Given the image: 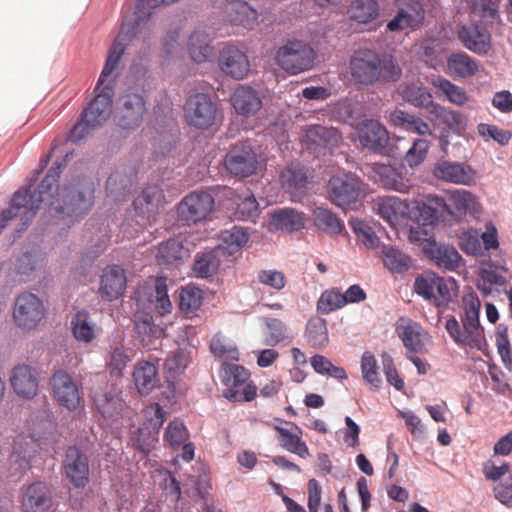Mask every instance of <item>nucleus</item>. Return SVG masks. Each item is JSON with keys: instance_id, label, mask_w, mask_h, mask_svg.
<instances>
[{"instance_id": "20", "label": "nucleus", "mask_w": 512, "mask_h": 512, "mask_svg": "<svg viewBox=\"0 0 512 512\" xmlns=\"http://www.w3.org/2000/svg\"><path fill=\"white\" fill-rule=\"evenodd\" d=\"M127 277L125 270L118 265H110L103 269L100 276V296L113 301L121 297L126 289Z\"/></svg>"}, {"instance_id": "34", "label": "nucleus", "mask_w": 512, "mask_h": 512, "mask_svg": "<svg viewBox=\"0 0 512 512\" xmlns=\"http://www.w3.org/2000/svg\"><path fill=\"white\" fill-rule=\"evenodd\" d=\"M288 425H291L295 432H292L286 428L281 426H274V429L279 433V442L280 446L301 458H307L310 456L309 448L307 444L302 440V429L298 427L296 424L291 422H286Z\"/></svg>"}, {"instance_id": "63", "label": "nucleus", "mask_w": 512, "mask_h": 512, "mask_svg": "<svg viewBox=\"0 0 512 512\" xmlns=\"http://www.w3.org/2000/svg\"><path fill=\"white\" fill-rule=\"evenodd\" d=\"M260 213L259 205L253 195H247L237 204L235 211L236 216L240 220L255 222Z\"/></svg>"}, {"instance_id": "23", "label": "nucleus", "mask_w": 512, "mask_h": 512, "mask_svg": "<svg viewBox=\"0 0 512 512\" xmlns=\"http://www.w3.org/2000/svg\"><path fill=\"white\" fill-rule=\"evenodd\" d=\"M373 210L395 228L400 222L409 215V204L395 196L379 197L374 201Z\"/></svg>"}, {"instance_id": "49", "label": "nucleus", "mask_w": 512, "mask_h": 512, "mask_svg": "<svg viewBox=\"0 0 512 512\" xmlns=\"http://www.w3.org/2000/svg\"><path fill=\"white\" fill-rule=\"evenodd\" d=\"M203 299V291L200 288L188 285L180 292L179 308L185 314H192L201 307Z\"/></svg>"}, {"instance_id": "43", "label": "nucleus", "mask_w": 512, "mask_h": 512, "mask_svg": "<svg viewBox=\"0 0 512 512\" xmlns=\"http://www.w3.org/2000/svg\"><path fill=\"white\" fill-rule=\"evenodd\" d=\"M280 179L283 188L293 196L303 193L308 182L304 170L293 164L282 171Z\"/></svg>"}, {"instance_id": "62", "label": "nucleus", "mask_w": 512, "mask_h": 512, "mask_svg": "<svg viewBox=\"0 0 512 512\" xmlns=\"http://www.w3.org/2000/svg\"><path fill=\"white\" fill-rule=\"evenodd\" d=\"M458 245L460 249L470 255H478L481 253L482 245L480 241V233L477 230L469 229L463 231L459 235Z\"/></svg>"}, {"instance_id": "21", "label": "nucleus", "mask_w": 512, "mask_h": 512, "mask_svg": "<svg viewBox=\"0 0 512 512\" xmlns=\"http://www.w3.org/2000/svg\"><path fill=\"white\" fill-rule=\"evenodd\" d=\"M372 177L384 189L399 193H408L412 186L410 180L404 177L403 168L391 165L375 163L372 167Z\"/></svg>"}, {"instance_id": "1", "label": "nucleus", "mask_w": 512, "mask_h": 512, "mask_svg": "<svg viewBox=\"0 0 512 512\" xmlns=\"http://www.w3.org/2000/svg\"><path fill=\"white\" fill-rule=\"evenodd\" d=\"M61 164L52 166L43 178L34 193L29 194V189H20L15 192L11 207L3 215V221L21 215L30 220L40 208L41 203L49 205V213L56 216L81 217L87 213L93 205L94 185L91 181L83 180L75 186H64L61 191L56 185L60 176Z\"/></svg>"}, {"instance_id": "6", "label": "nucleus", "mask_w": 512, "mask_h": 512, "mask_svg": "<svg viewBox=\"0 0 512 512\" xmlns=\"http://www.w3.org/2000/svg\"><path fill=\"white\" fill-rule=\"evenodd\" d=\"M222 383L226 386L223 391L225 398L232 402L252 401L257 393V387L246 384L250 377L249 371L243 366L223 363L220 370Z\"/></svg>"}, {"instance_id": "8", "label": "nucleus", "mask_w": 512, "mask_h": 512, "mask_svg": "<svg viewBox=\"0 0 512 512\" xmlns=\"http://www.w3.org/2000/svg\"><path fill=\"white\" fill-rule=\"evenodd\" d=\"M218 66L226 75L242 80L250 72V61L246 47L242 43L227 42L219 50Z\"/></svg>"}, {"instance_id": "12", "label": "nucleus", "mask_w": 512, "mask_h": 512, "mask_svg": "<svg viewBox=\"0 0 512 512\" xmlns=\"http://www.w3.org/2000/svg\"><path fill=\"white\" fill-rule=\"evenodd\" d=\"M187 122L196 128L207 129L216 119V104L204 93H197L188 98L184 106Z\"/></svg>"}, {"instance_id": "60", "label": "nucleus", "mask_w": 512, "mask_h": 512, "mask_svg": "<svg viewBox=\"0 0 512 512\" xmlns=\"http://www.w3.org/2000/svg\"><path fill=\"white\" fill-rule=\"evenodd\" d=\"M154 307L156 311L164 316L171 312L172 303L167 294L166 279L159 277L155 280Z\"/></svg>"}, {"instance_id": "16", "label": "nucleus", "mask_w": 512, "mask_h": 512, "mask_svg": "<svg viewBox=\"0 0 512 512\" xmlns=\"http://www.w3.org/2000/svg\"><path fill=\"white\" fill-rule=\"evenodd\" d=\"M433 175L457 185L472 186L476 182V171L465 162L441 160L435 164Z\"/></svg>"}, {"instance_id": "29", "label": "nucleus", "mask_w": 512, "mask_h": 512, "mask_svg": "<svg viewBox=\"0 0 512 512\" xmlns=\"http://www.w3.org/2000/svg\"><path fill=\"white\" fill-rule=\"evenodd\" d=\"M137 171L132 166H126L114 171L107 179L106 191L115 201H120L129 193L135 184Z\"/></svg>"}, {"instance_id": "51", "label": "nucleus", "mask_w": 512, "mask_h": 512, "mask_svg": "<svg viewBox=\"0 0 512 512\" xmlns=\"http://www.w3.org/2000/svg\"><path fill=\"white\" fill-rule=\"evenodd\" d=\"M185 253L184 247L178 240L169 239L159 245L156 258L159 264H171L174 261L181 260Z\"/></svg>"}, {"instance_id": "18", "label": "nucleus", "mask_w": 512, "mask_h": 512, "mask_svg": "<svg viewBox=\"0 0 512 512\" xmlns=\"http://www.w3.org/2000/svg\"><path fill=\"white\" fill-rule=\"evenodd\" d=\"M10 383L14 392L21 398L32 399L38 394V374L36 370L29 365H16L11 370Z\"/></svg>"}, {"instance_id": "14", "label": "nucleus", "mask_w": 512, "mask_h": 512, "mask_svg": "<svg viewBox=\"0 0 512 512\" xmlns=\"http://www.w3.org/2000/svg\"><path fill=\"white\" fill-rule=\"evenodd\" d=\"M146 111V103L141 95L127 94L119 100L115 121L122 129L134 130L142 123Z\"/></svg>"}, {"instance_id": "54", "label": "nucleus", "mask_w": 512, "mask_h": 512, "mask_svg": "<svg viewBox=\"0 0 512 512\" xmlns=\"http://www.w3.org/2000/svg\"><path fill=\"white\" fill-rule=\"evenodd\" d=\"M343 293L337 289L332 288L325 290L317 303L318 310L323 314H328L332 311L341 309L345 306Z\"/></svg>"}, {"instance_id": "26", "label": "nucleus", "mask_w": 512, "mask_h": 512, "mask_svg": "<svg viewBox=\"0 0 512 512\" xmlns=\"http://www.w3.org/2000/svg\"><path fill=\"white\" fill-rule=\"evenodd\" d=\"M307 145L315 151L331 150L341 142V134L334 127L311 125L305 131Z\"/></svg>"}, {"instance_id": "47", "label": "nucleus", "mask_w": 512, "mask_h": 512, "mask_svg": "<svg viewBox=\"0 0 512 512\" xmlns=\"http://www.w3.org/2000/svg\"><path fill=\"white\" fill-rule=\"evenodd\" d=\"M382 260L384 265L393 273H402L411 266V258L392 246H384L382 249Z\"/></svg>"}, {"instance_id": "11", "label": "nucleus", "mask_w": 512, "mask_h": 512, "mask_svg": "<svg viewBox=\"0 0 512 512\" xmlns=\"http://www.w3.org/2000/svg\"><path fill=\"white\" fill-rule=\"evenodd\" d=\"M214 198L206 191H193L178 204L179 219L186 223L200 222L212 212Z\"/></svg>"}, {"instance_id": "36", "label": "nucleus", "mask_w": 512, "mask_h": 512, "mask_svg": "<svg viewBox=\"0 0 512 512\" xmlns=\"http://www.w3.org/2000/svg\"><path fill=\"white\" fill-rule=\"evenodd\" d=\"M390 123L394 127L416 133L418 135H431L432 131L427 122L421 117L403 110H394L390 114Z\"/></svg>"}, {"instance_id": "61", "label": "nucleus", "mask_w": 512, "mask_h": 512, "mask_svg": "<svg viewBox=\"0 0 512 512\" xmlns=\"http://www.w3.org/2000/svg\"><path fill=\"white\" fill-rule=\"evenodd\" d=\"M189 437L188 430L183 421L175 419L171 421L165 432V440L172 447H179L184 444Z\"/></svg>"}, {"instance_id": "59", "label": "nucleus", "mask_w": 512, "mask_h": 512, "mask_svg": "<svg viewBox=\"0 0 512 512\" xmlns=\"http://www.w3.org/2000/svg\"><path fill=\"white\" fill-rule=\"evenodd\" d=\"M220 261L214 252H206L194 263V272L198 277L207 278L218 270Z\"/></svg>"}, {"instance_id": "53", "label": "nucleus", "mask_w": 512, "mask_h": 512, "mask_svg": "<svg viewBox=\"0 0 512 512\" xmlns=\"http://www.w3.org/2000/svg\"><path fill=\"white\" fill-rule=\"evenodd\" d=\"M130 361L123 345L113 347L106 359V368L113 377H121L123 370Z\"/></svg>"}, {"instance_id": "33", "label": "nucleus", "mask_w": 512, "mask_h": 512, "mask_svg": "<svg viewBox=\"0 0 512 512\" xmlns=\"http://www.w3.org/2000/svg\"><path fill=\"white\" fill-rule=\"evenodd\" d=\"M428 113L431 116V120L445 125L454 134L461 135L466 130L468 124L467 117L459 111L434 103V105H431Z\"/></svg>"}, {"instance_id": "7", "label": "nucleus", "mask_w": 512, "mask_h": 512, "mask_svg": "<svg viewBox=\"0 0 512 512\" xmlns=\"http://www.w3.org/2000/svg\"><path fill=\"white\" fill-rule=\"evenodd\" d=\"M12 317L19 329L32 331L45 319L46 307L37 295L23 292L15 298Z\"/></svg>"}, {"instance_id": "64", "label": "nucleus", "mask_w": 512, "mask_h": 512, "mask_svg": "<svg viewBox=\"0 0 512 512\" xmlns=\"http://www.w3.org/2000/svg\"><path fill=\"white\" fill-rule=\"evenodd\" d=\"M493 494L501 504L512 508V473L493 487Z\"/></svg>"}, {"instance_id": "35", "label": "nucleus", "mask_w": 512, "mask_h": 512, "mask_svg": "<svg viewBox=\"0 0 512 512\" xmlns=\"http://www.w3.org/2000/svg\"><path fill=\"white\" fill-rule=\"evenodd\" d=\"M398 94L402 99L417 108L430 111L431 105H434L431 94L421 83L404 82L397 88Z\"/></svg>"}, {"instance_id": "32", "label": "nucleus", "mask_w": 512, "mask_h": 512, "mask_svg": "<svg viewBox=\"0 0 512 512\" xmlns=\"http://www.w3.org/2000/svg\"><path fill=\"white\" fill-rule=\"evenodd\" d=\"M420 215L427 224L432 225L437 221H450L455 217V211L451 208L443 197L437 195H427L425 202L420 209Z\"/></svg>"}, {"instance_id": "39", "label": "nucleus", "mask_w": 512, "mask_h": 512, "mask_svg": "<svg viewBox=\"0 0 512 512\" xmlns=\"http://www.w3.org/2000/svg\"><path fill=\"white\" fill-rule=\"evenodd\" d=\"M37 448V441L31 435L20 434L13 441L11 460L25 469L29 466Z\"/></svg>"}, {"instance_id": "45", "label": "nucleus", "mask_w": 512, "mask_h": 512, "mask_svg": "<svg viewBox=\"0 0 512 512\" xmlns=\"http://www.w3.org/2000/svg\"><path fill=\"white\" fill-rule=\"evenodd\" d=\"M312 215L314 225L327 234H340L344 230L343 222L329 209L316 207Z\"/></svg>"}, {"instance_id": "58", "label": "nucleus", "mask_w": 512, "mask_h": 512, "mask_svg": "<svg viewBox=\"0 0 512 512\" xmlns=\"http://www.w3.org/2000/svg\"><path fill=\"white\" fill-rule=\"evenodd\" d=\"M430 144L426 139H415L411 147L405 153V161L409 167L419 166L427 157Z\"/></svg>"}, {"instance_id": "9", "label": "nucleus", "mask_w": 512, "mask_h": 512, "mask_svg": "<svg viewBox=\"0 0 512 512\" xmlns=\"http://www.w3.org/2000/svg\"><path fill=\"white\" fill-rule=\"evenodd\" d=\"M52 395L59 406L69 412L76 411L82 403L79 385L65 370H56L50 378Z\"/></svg>"}, {"instance_id": "46", "label": "nucleus", "mask_w": 512, "mask_h": 512, "mask_svg": "<svg viewBox=\"0 0 512 512\" xmlns=\"http://www.w3.org/2000/svg\"><path fill=\"white\" fill-rule=\"evenodd\" d=\"M305 336L311 347L315 349L326 347L329 342L326 320L322 318H313L309 320L306 325Z\"/></svg>"}, {"instance_id": "27", "label": "nucleus", "mask_w": 512, "mask_h": 512, "mask_svg": "<svg viewBox=\"0 0 512 512\" xmlns=\"http://www.w3.org/2000/svg\"><path fill=\"white\" fill-rule=\"evenodd\" d=\"M231 104L236 113L244 117L254 116L262 108L259 93L247 85H240L234 90Z\"/></svg>"}, {"instance_id": "10", "label": "nucleus", "mask_w": 512, "mask_h": 512, "mask_svg": "<svg viewBox=\"0 0 512 512\" xmlns=\"http://www.w3.org/2000/svg\"><path fill=\"white\" fill-rule=\"evenodd\" d=\"M224 165L230 174L245 178L255 173L257 154L247 142H237L226 154Z\"/></svg>"}, {"instance_id": "5", "label": "nucleus", "mask_w": 512, "mask_h": 512, "mask_svg": "<svg viewBox=\"0 0 512 512\" xmlns=\"http://www.w3.org/2000/svg\"><path fill=\"white\" fill-rule=\"evenodd\" d=\"M455 281L444 278L434 272L426 271L414 281V291L436 307H447L452 301Z\"/></svg>"}, {"instance_id": "31", "label": "nucleus", "mask_w": 512, "mask_h": 512, "mask_svg": "<svg viewBox=\"0 0 512 512\" xmlns=\"http://www.w3.org/2000/svg\"><path fill=\"white\" fill-rule=\"evenodd\" d=\"M396 331L407 350V354L427 352L426 342L429 340V335L419 324L408 321L406 324L398 326Z\"/></svg>"}, {"instance_id": "48", "label": "nucleus", "mask_w": 512, "mask_h": 512, "mask_svg": "<svg viewBox=\"0 0 512 512\" xmlns=\"http://www.w3.org/2000/svg\"><path fill=\"white\" fill-rule=\"evenodd\" d=\"M432 84L449 102L455 105L462 106L469 99L463 88L455 85L447 79L437 78L433 80Z\"/></svg>"}, {"instance_id": "37", "label": "nucleus", "mask_w": 512, "mask_h": 512, "mask_svg": "<svg viewBox=\"0 0 512 512\" xmlns=\"http://www.w3.org/2000/svg\"><path fill=\"white\" fill-rule=\"evenodd\" d=\"M133 381L140 394L148 395L159 382L156 366L149 361L139 362L133 371Z\"/></svg>"}, {"instance_id": "40", "label": "nucleus", "mask_w": 512, "mask_h": 512, "mask_svg": "<svg viewBox=\"0 0 512 512\" xmlns=\"http://www.w3.org/2000/svg\"><path fill=\"white\" fill-rule=\"evenodd\" d=\"M210 43L211 39L205 31L195 30L187 42V50L191 59L196 63L207 61L213 53Z\"/></svg>"}, {"instance_id": "30", "label": "nucleus", "mask_w": 512, "mask_h": 512, "mask_svg": "<svg viewBox=\"0 0 512 512\" xmlns=\"http://www.w3.org/2000/svg\"><path fill=\"white\" fill-rule=\"evenodd\" d=\"M423 250L436 266L448 271L455 270L462 259L461 255L453 246L439 244L435 241L425 244Z\"/></svg>"}, {"instance_id": "17", "label": "nucleus", "mask_w": 512, "mask_h": 512, "mask_svg": "<svg viewBox=\"0 0 512 512\" xmlns=\"http://www.w3.org/2000/svg\"><path fill=\"white\" fill-rule=\"evenodd\" d=\"M64 472L70 483L76 488H83L89 482V462L79 448L72 446L66 451Z\"/></svg>"}, {"instance_id": "15", "label": "nucleus", "mask_w": 512, "mask_h": 512, "mask_svg": "<svg viewBox=\"0 0 512 512\" xmlns=\"http://www.w3.org/2000/svg\"><path fill=\"white\" fill-rule=\"evenodd\" d=\"M328 189L332 203L342 208H350L356 204L361 187L358 178L346 174L331 177Z\"/></svg>"}, {"instance_id": "56", "label": "nucleus", "mask_w": 512, "mask_h": 512, "mask_svg": "<svg viewBox=\"0 0 512 512\" xmlns=\"http://www.w3.org/2000/svg\"><path fill=\"white\" fill-rule=\"evenodd\" d=\"M210 350L214 356L226 360H238L239 352L235 344L221 335H215L210 342Z\"/></svg>"}, {"instance_id": "4", "label": "nucleus", "mask_w": 512, "mask_h": 512, "mask_svg": "<svg viewBox=\"0 0 512 512\" xmlns=\"http://www.w3.org/2000/svg\"><path fill=\"white\" fill-rule=\"evenodd\" d=\"M315 59L314 49L301 40L288 41L279 47L275 54L276 64L292 75L310 70Z\"/></svg>"}, {"instance_id": "13", "label": "nucleus", "mask_w": 512, "mask_h": 512, "mask_svg": "<svg viewBox=\"0 0 512 512\" xmlns=\"http://www.w3.org/2000/svg\"><path fill=\"white\" fill-rule=\"evenodd\" d=\"M357 137L363 149L377 154H387L389 132L378 120L365 119L356 126Z\"/></svg>"}, {"instance_id": "3", "label": "nucleus", "mask_w": 512, "mask_h": 512, "mask_svg": "<svg viewBox=\"0 0 512 512\" xmlns=\"http://www.w3.org/2000/svg\"><path fill=\"white\" fill-rule=\"evenodd\" d=\"M462 302L464 314L461 321L463 327L461 328L455 317H451L446 321L445 328L457 344L480 350L485 343L483 329L479 322L481 302L475 293L464 295Z\"/></svg>"}, {"instance_id": "22", "label": "nucleus", "mask_w": 512, "mask_h": 512, "mask_svg": "<svg viewBox=\"0 0 512 512\" xmlns=\"http://www.w3.org/2000/svg\"><path fill=\"white\" fill-rule=\"evenodd\" d=\"M53 506L51 491L43 482H34L24 491L21 499L23 512H50Z\"/></svg>"}, {"instance_id": "41", "label": "nucleus", "mask_w": 512, "mask_h": 512, "mask_svg": "<svg viewBox=\"0 0 512 512\" xmlns=\"http://www.w3.org/2000/svg\"><path fill=\"white\" fill-rule=\"evenodd\" d=\"M71 330L75 339L83 343L92 342L98 335L97 326L91 321L89 313L84 310L72 317Z\"/></svg>"}, {"instance_id": "2", "label": "nucleus", "mask_w": 512, "mask_h": 512, "mask_svg": "<svg viewBox=\"0 0 512 512\" xmlns=\"http://www.w3.org/2000/svg\"><path fill=\"white\" fill-rule=\"evenodd\" d=\"M349 68L353 80L366 86L376 82H396L402 75L401 67L391 55L380 57L370 49L355 51Z\"/></svg>"}, {"instance_id": "55", "label": "nucleus", "mask_w": 512, "mask_h": 512, "mask_svg": "<svg viewBox=\"0 0 512 512\" xmlns=\"http://www.w3.org/2000/svg\"><path fill=\"white\" fill-rule=\"evenodd\" d=\"M495 345L497 347L498 354L504 366L511 371L512 370V348L508 338V327L504 324H499L496 330Z\"/></svg>"}, {"instance_id": "28", "label": "nucleus", "mask_w": 512, "mask_h": 512, "mask_svg": "<svg viewBox=\"0 0 512 512\" xmlns=\"http://www.w3.org/2000/svg\"><path fill=\"white\" fill-rule=\"evenodd\" d=\"M224 13L227 20L235 26L252 29L258 23L257 10L242 0L227 1Z\"/></svg>"}, {"instance_id": "38", "label": "nucleus", "mask_w": 512, "mask_h": 512, "mask_svg": "<svg viewBox=\"0 0 512 512\" xmlns=\"http://www.w3.org/2000/svg\"><path fill=\"white\" fill-rule=\"evenodd\" d=\"M271 223L276 229L294 232L304 228L306 216L295 209L283 208L271 214Z\"/></svg>"}, {"instance_id": "24", "label": "nucleus", "mask_w": 512, "mask_h": 512, "mask_svg": "<svg viewBox=\"0 0 512 512\" xmlns=\"http://www.w3.org/2000/svg\"><path fill=\"white\" fill-rule=\"evenodd\" d=\"M458 38L463 46L479 55H485L491 49V35L477 25H463L458 30Z\"/></svg>"}, {"instance_id": "52", "label": "nucleus", "mask_w": 512, "mask_h": 512, "mask_svg": "<svg viewBox=\"0 0 512 512\" xmlns=\"http://www.w3.org/2000/svg\"><path fill=\"white\" fill-rule=\"evenodd\" d=\"M221 240L223 249L233 254L248 242L249 235L243 228L234 226L221 233Z\"/></svg>"}, {"instance_id": "57", "label": "nucleus", "mask_w": 512, "mask_h": 512, "mask_svg": "<svg viewBox=\"0 0 512 512\" xmlns=\"http://www.w3.org/2000/svg\"><path fill=\"white\" fill-rule=\"evenodd\" d=\"M362 377L374 389H378L381 379L377 372V360L370 352H365L361 358Z\"/></svg>"}, {"instance_id": "42", "label": "nucleus", "mask_w": 512, "mask_h": 512, "mask_svg": "<svg viewBox=\"0 0 512 512\" xmlns=\"http://www.w3.org/2000/svg\"><path fill=\"white\" fill-rule=\"evenodd\" d=\"M447 68L452 75L459 78L472 77L478 71L476 60L464 52L453 53L447 59Z\"/></svg>"}, {"instance_id": "50", "label": "nucleus", "mask_w": 512, "mask_h": 512, "mask_svg": "<svg viewBox=\"0 0 512 512\" xmlns=\"http://www.w3.org/2000/svg\"><path fill=\"white\" fill-rule=\"evenodd\" d=\"M266 333H265V344L268 346H275L285 341L290 342L291 337L289 335L286 325L277 318H267Z\"/></svg>"}, {"instance_id": "44", "label": "nucleus", "mask_w": 512, "mask_h": 512, "mask_svg": "<svg viewBox=\"0 0 512 512\" xmlns=\"http://www.w3.org/2000/svg\"><path fill=\"white\" fill-rule=\"evenodd\" d=\"M348 13L352 20L366 24L379 16L380 7L376 0H354Z\"/></svg>"}, {"instance_id": "19", "label": "nucleus", "mask_w": 512, "mask_h": 512, "mask_svg": "<svg viewBox=\"0 0 512 512\" xmlns=\"http://www.w3.org/2000/svg\"><path fill=\"white\" fill-rule=\"evenodd\" d=\"M425 9L422 3L416 1L400 8L393 19L387 23V29L391 32H399L406 29L415 31L425 21Z\"/></svg>"}, {"instance_id": "25", "label": "nucleus", "mask_w": 512, "mask_h": 512, "mask_svg": "<svg viewBox=\"0 0 512 512\" xmlns=\"http://www.w3.org/2000/svg\"><path fill=\"white\" fill-rule=\"evenodd\" d=\"M163 204V190L158 185L146 186L133 201L136 212L149 221L155 217L160 208L163 207Z\"/></svg>"}]
</instances>
